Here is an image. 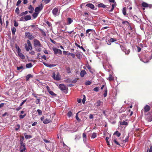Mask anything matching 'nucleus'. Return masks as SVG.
<instances>
[{"label":"nucleus","instance_id":"1","mask_svg":"<svg viewBox=\"0 0 152 152\" xmlns=\"http://www.w3.org/2000/svg\"><path fill=\"white\" fill-rule=\"evenodd\" d=\"M34 45L35 48H37L36 49L37 51L40 52L41 51V48L42 47V46L38 40L37 39L34 40Z\"/></svg>","mask_w":152,"mask_h":152},{"label":"nucleus","instance_id":"2","mask_svg":"<svg viewBox=\"0 0 152 152\" xmlns=\"http://www.w3.org/2000/svg\"><path fill=\"white\" fill-rule=\"evenodd\" d=\"M58 87L61 91H63L66 94L68 92V88L64 85L60 84L59 85Z\"/></svg>","mask_w":152,"mask_h":152},{"label":"nucleus","instance_id":"3","mask_svg":"<svg viewBox=\"0 0 152 152\" xmlns=\"http://www.w3.org/2000/svg\"><path fill=\"white\" fill-rule=\"evenodd\" d=\"M151 58H152V53L151 56L148 57V56H144L141 60L144 63H147L149 59H151Z\"/></svg>","mask_w":152,"mask_h":152},{"label":"nucleus","instance_id":"4","mask_svg":"<svg viewBox=\"0 0 152 152\" xmlns=\"http://www.w3.org/2000/svg\"><path fill=\"white\" fill-rule=\"evenodd\" d=\"M43 7V6L42 4H41L38 7H37L35 8V12L39 14L40 12L42 9Z\"/></svg>","mask_w":152,"mask_h":152},{"label":"nucleus","instance_id":"5","mask_svg":"<svg viewBox=\"0 0 152 152\" xmlns=\"http://www.w3.org/2000/svg\"><path fill=\"white\" fill-rule=\"evenodd\" d=\"M52 13L55 16L58 15L59 12L58 11V9L57 7L54 8L52 10Z\"/></svg>","mask_w":152,"mask_h":152},{"label":"nucleus","instance_id":"6","mask_svg":"<svg viewBox=\"0 0 152 152\" xmlns=\"http://www.w3.org/2000/svg\"><path fill=\"white\" fill-rule=\"evenodd\" d=\"M25 35L30 40H32L34 38V37L29 32H26L25 33Z\"/></svg>","mask_w":152,"mask_h":152},{"label":"nucleus","instance_id":"7","mask_svg":"<svg viewBox=\"0 0 152 152\" xmlns=\"http://www.w3.org/2000/svg\"><path fill=\"white\" fill-rule=\"evenodd\" d=\"M53 50L55 54L58 53L59 55L62 54V51L60 49H58L56 48H53Z\"/></svg>","mask_w":152,"mask_h":152},{"label":"nucleus","instance_id":"8","mask_svg":"<svg viewBox=\"0 0 152 152\" xmlns=\"http://www.w3.org/2000/svg\"><path fill=\"white\" fill-rule=\"evenodd\" d=\"M146 118L148 121H152V115L149 113L147 114Z\"/></svg>","mask_w":152,"mask_h":152},{"label":"nucleus","instance_id":"9","mask_svg":"<svg viewBox=\"0 0 152 152\" xmlns=\"http://www.w3.org/2000/svg\"><path fill=\"white\" fill-rule=\"evenodd\" d=\"M19 50H20V49H19L18 50V55L22 59H24L25 58V56L21 53L19 51Z\"/></svg>","mask_w":152,"mask_h":152},{"label":"nucleus","instance_id":"10","mask_svg":"<svg viewBox=\"0 0 152 152\" xmlns=\"http://www.w3.org/2000/svg\"><path fill=\"white\" fill-rule=\"evenodd\" d=\"M144 112L145 113H146L148 112L150 110V107L148 105H146L144 107Z\"/></svg>","mask_w":152,"mask_h":152},{"label":"nucleus","instance_id":"11","mask_svg":"<svg viewBox=\"0 0 152 152\" xmlns=\"http://www.w3.org/2000/svg\"><path fill=\"white\" fill-rule=\"evenodd\" d=\"M93 30L92 29H89L86 30V33L87 34L86 35L89 36L90 34L91 33V31Z\"/></svg>","mask_w":152,"mask_h":152},{"label":"nucleus","instance_id":"12","mask_svg":"<svg viewBox=\"0 0 152 152\" xmlns=\"http://www.w3.org/2000/svg\"><path fill=\"white\" fill-rule=\"evenodd\" d=\"M86 74V72L85 70H82L80 73V75L81 77H83Z\"/></svg>","mask_w":152,"mask_h":152},{"label":"nucleus","instance_id":"13","mask_svg":"<svg viewBox=\"0 0 152 152\" xmlns=\"http://www.w3.org/2000/svg\"><path fill=\"white\" fill-rule=\"evenodd\" d=\"M134 20L137 22H140L141 20L140 18H139L137 16L134 15L133 16Z\"/></svg>","mask_w":152,"mask_h":152},{"label":"nucleus","instance_id":"14","mask_svg":"<svg viewBox=\"0 0 152 152\" xmlns=\"http://www.w3.org/2000/svg\"><path fill=\"white\" fill-rule=\"evenodd\" d=\"M25 48L27 51H29V50H31L32 48L31 46H28V47L26 44L25 45Z\"/></svg>","mask_w":152,"mask_h":152},{"label":"nucleus","instance_id":"15","mask_svg":"<svg viewBox=\"0 0 152 152\" xmlns=\"http://www.w3.org/2000/svg\"><path fill=\"white\" fill-rule=\"evenodd\" d=\"M28 9L30 10V11H29V13H32L34 10V8L32 7V6L31 5H30L28 7Z\"/></svg>","mask_w":152,"mask_h":152},{"label":"nucleus","instance_id":"16","mask_svg":"<svg viewBox=\"0 0 152 152\" xmlns=\"http://www.w3.org/2000/svg\"><path fill=\"white\" fill-rule=\"evenodd\" d=\"M108 21L104 20H102V23L103 25H107L108 24Z\"/></svg>","mask_w":152,"mask_h":152},{"label":"nucleus","instance_id":"17","mask_svg":"<svg viewBox=\"0 0 152 152\" xmlns=\"http://www.w3.org/2000/svg\"><path fill=\"white\" fill-rule=\"evenodd\" d=\"M73 20L70 18H68L67 19V25H69L72 22Z\"/></svg>","mask_w":152,"mask_h":152},{"label":"nucleus","instance_id":"18","mask_svg":"<svg viewBox=\"0 0 152 152\" xmlns=\"http://www.w3.org/2000/svg\"><path fill=\"white\" fill-rule=\"evenodd\" d=\"M86 6L87 7H90V8H91V9H94V5H93L92 4H87L86 5Z\"/></svg>","mask_w":152,"mask_h":152},{"label":"nucleus","instance_id":"19","mask_svg":"<svg viewBox=\"0 0 152 152\" xmlns=\"http://www.w3.org/2000/svg\"><path fill=\"white\" fill-rule=\"evenodd\" d=\"M31 19V17L30 15H27L25 16V21H27L28 20H30Z\"/></svg>","mask_w":152,"mask_h":152},{"label":"nucleus","instance_id":"20","mask_svg":"<svg viewBox=\"0 0 152 152\" xmlns=\"http://www.w3.org/2000/svg\"><path fill=\"white\" fill-rule=\"evenodd\" d=\"M23 134L25 136V138L26 139H30L32 137V136L31 135H27L26 133H24Z\"/></svg>","mask_w":152,"mask_h":152},{"label":"nucleus","instance_id":"21","mask_svg":"<svg viewBox=\"0 0 152 152\" xmlns=\"http://www.w3.org/2000/svg\"><path fill=\"white\" fill-rule=\"evenodd\" d=\"M37 26V25H33L30 26L29 27H31L33 28V31L36 30L38 28Z\"/></svg>","mask_w":152,"mask_h":152},{"label":"nucleus","instance_id":"22","mask_svg":"<svg viewBox=\"0 0 152 152\" xmlns=\"http://www.w3.org/2000/svg\"><path fill=\"white\" fill-rule=\"evenodd\" d=\"M60 79V76L59 73H58L57 75L55 80H59Z\"/></svg>","mask_w":152,"mask_h":152},{"label":"nucleus","instance_id":"23","mask_svg":"<svg viewBox=\"0 0 152 152\" xmlns=\"http://www.w3.org/2000/svg\"><path fill=\"white\" fill-rule=\"evenodd\" d=\"M75 45L77 47H78L79 48H80L84 52H85L86 51V50L83 48V47H82V46H80L77 43H75Z\"/></svg>","mask_w":152,"mask_h":152},{"label":"nucleus","instance_id":"24","mask_svg":"<svg viewBox=\"0 0 152 152\" xmlns=\"http://www.w3.org/2000/svg\"><path fill=\"white\" fill-rule=\"evenodd\" d=\"M98 6L99 7H102L103 8H106V6L102 3L98 4Z\"/></svg>","mask_w":152,"mask_h":152},{"label":"nucleus","instance_id":"25","mask_svg":"<svg viewBox=\"0 0 152 152\" xmlns=\"http://www.w3.org/2000/svg\"><path fill=\"white\" fill-rule=\"evenodd\" d=\"M116 3H114V4L112 5V8L110 10H109V11L110 12H111L113 11V10L115 7L116 6Z\"/></svg>","mask_w":152,"mask_h":152},{"label":"nucleus","instance_id":"26","mask_svg":"<svg viewBox=\"0 0 152 152\" xmlns=\"http://www.w3.org/2000/svg\"><path fill=\"white\" fill-rule=\"evenodd\" d=\"M32 77V75L31 74H28L27 75L26 77V80L28 81L30 78Z\"/></svg>","mask_w":152,"mask_h":152},{"label":"nucleus","instance_id":"27","mask_svg":"<svg viewBox=\"0 0 152 152\" xmlns=\"http://www.w3.org/2000/svg\"><path fill=\"white\" fill-rule=\"evenodd\" d=\"M102 102L100 100H98L97 102L95 103V104L97 107H99L100 106Z\"/></svg>","mask_w":152,"mask_h":152},{"label":"nucleus","instance_id":"28","mask_svg":"<svg viewBox=\"0 0 152 152\" xmlns=\"http://www.w3.org/2000/svg\"><path fill=\"white\" fill-rule=\"evenodd\" d=\"M11 30L12 34L14 35L16 31V28L14 27H13L11 28Z\"/></svg>","mask_w":152,"mask_h":152},{"label":"nucleus","instance_id":"29","mask_svg":"<svg viewBox=\"0 0 152 152\" xmlns=\"http://www.w3.org/2000/svg\"><path fill=\"white\" fill-rule=\"evenodd\" d=\"M44 64L46 66H48V67H54V66H55L56 65H54V64H50V65H48V64L45 63H44Z\"/></svg>","mask_w":152,"mask_h":152},{"label":"nucleus","instance_id":"30","mask_svg":"<svg viewBox=\"0 0 152 152\" xmlns=\"http://www.w3.org/2000/svg\"><path fill=\"white\" fill-rule=\"evenodd\" d=\"M17 69L20 72L22 71V69H24L23 67V66H17Z\"/></svg>","mask_w":152,"mask_h":152},{"label":"nucleus","instance_id":"31","mask_svg":"<svg viewBox=\"0 0 152 152\" xmlns=\"http://www.w3.org/2000/svg\"><path fill=\"white\" fill-rule=\"evenodd\" d=\"M26 67L27 68H31L32 67V64L31 63L28 64L26 65Z\"/></svg>","mask_w":152,"mask_h":152},{"label":"nucleus","instance_id":"32","mask_svg":"<svg viewBox=\"0 0 152 152\" xmlns=\"http://www.w3.org/2000/svg\"><path fill=\"white\" fill-rule=\"evenodd\" d=\"M113 139H114V142L115 144L119 146H120V143L117 141L116 139H115V138L113 139V137H112V140Z\"/></svg>","mask_w":152,"mask_h":152},{"label":"nucleus","instance_id":"33","mask_svg":"<svg viewBox=\"0 0 152 152\" xmlns=\"http://www.w3.org/2000/svg\"><path fill=\"white\" fill-rule=\"evenodd\" d=\"M50 121L47 118L45 119L43 121V123L45 124H47L49 123Z\"/></svg>","mask_w":152,"mask_h":152},{"label":"nucleus","instance_id":"34","mask_svg":"<svg viewBox=\"0 0 152 152\" xmlns=\"http://www.w3.org/2000/svg\"><path fill=\"white\" fill-rule=\"evenodd\" d=\"M24 140V137L23 136L22 137L20 140V144H24L23 143V141Z\"/></svg>","mask_w":152,"mask_h":152},{"label":"nucleus","instance_id":"35","mask_svg":"<svg viewBox=\"0 0 152 152\" xmlns=\"http://www.w3.org/2000/svg\"><path fill=\"white\" fill-rule=\"evenodd\" d=\"M113 134H116L118 137H119L120 136L121 134L120 133L118 132L117 131H116L114 132Z\"/></svg>","mask_w":152,"mask_h":152},{"label":"nucleus","instance_id":"36","mask_svg":"<svg viewBox=\"0 0 152 152\" xmlns=\"http://www.w3.org/2000/svg\"><path fill=\"white\" fill-rule=\"evenodd\" d=\"M123 13L124 15H126V9L125 7H124L122 10Z\"/></svg>","mask_w":152,"mask_h":152},{"label":"nucleus","instance_id":"37","mask_svg":"<svg viewBox=\"0 0 152 152\" xmlns=\"http://www.w3.org/2000/svg\"><path fill=\"white\" fill-rule=\"evenodd\" d=\"M142 5L144 7H147L148 6V4L145 2H143L142 4Z\"/></svg>","mask_w":152,"mask_h":152},{"label":"nucleus","instance_id":"38","mask_svg":"<svg viewBox=\"0 0 152 152\" xmlns=\"http://www.w3.org/2000/svg\"><path fill=\"white\" fill-rule=\"evenodd\" d=\"M108 80L110 81H111L113 80V77H112V76L111 75H110L109 77H108Z\"/></svg>","mask_w":152,"mask_h":152},{"label":"nucleus","instance_id":"39","mask_svg":"<svg viewBox=\"0 0 152 152\" xmlns=\"http://www.w3.org/2000/svg\"><path fill=\"white\" fill-rule=\"evenodd\" d=\"M96 136V134L95 133H93L92 134V136H91V137L92 138H94Z\"/></svg>","mask_w":152,"mask_h":152},{"label":"nucleus","instance_id":"40","mask_svg":"<svg viewBox=\"0 0 152 152\" xmlns=\"http://www.w3.org/2000/svg\"><path fill=\"white\" fill-rule=\"evenodd\" d=\"M38 13H37V12H35V13H34L33 14V17L34 18H36L37 15H38Z\"/></svg>","mask_w":152,"mask_h":152},{"label":"nucleus","instance_id":"41","mask_svg":"<svg viewBox=\"0 0 152 152\" xmlns=\"http://www.w3.org/2000/svg\"><path fill=\"white\" fill-rule=\"evenodd\" d=\"M67 115L69 117H71L72 115V113L71 111H69L68 112Z\"/></svg>","mask_w":152,"mask_h":152},{"label":"nucleus","instance_id":"42","mask_svg":"<svg viewBox=\"0 0 152 152\" xmlns=\"http://www.w3.org/2000/svg\"><path fill=\"white\" fill-rule=\"evenodd\" d=\"M120 124L121 125H126L127 124V123L126 121H123L122 122H120Z\"/></svg>","mask_w":152,"mask_h":152},{"label":"nucleus","instance_id":"43","mask_svg":"<svg viewBox=\"0 0 152 152\" xmlns=\"http://www.w3.org/2000/svg\"><path fill=\"white\" fill-rule=\"evenodd\" d=\"M91 81H87L85 83V84L87 86L90 85L91 84Z\"/></svg>","mask_w":152,"mask_h":152},{"label":"nucleus","instance_id":"44","mask_svg":"<svg viewBox=\"0 0 152 152\" xmlns=\"http://www.w3.org/2000/svg\"><path fill=\"white\" fill-rule=\"evenodd\" d=\"M107 88H106V89L105 90L104 93V97H105L107 96Z\"/></svg>","mask_w":152,"mask_h":152},{"label":"nucleus","instance_id":"45","mask_svg":"<svg viewBox=\"0 0 152 152\" xmlns=\"http://www.w3.org/2000/svg\"><path fill=\"white\" fill-rule=\"evenodd\" d=\"M16 126L17 127L15 128V130L16 131H17L20 129V126L19 124H18L16 125Z\"/></svg>","mask_w":152,"mask_h":152},{"label":"nucleus","instance_id":"46","mask_svg":"<svg viewBox=\"0 0 152 152\" xmlns=\"http://www.w3.org/2000/svg\"><path fill=\"white\" fill-rule=\"evenodd\" d=\"M19 10L18 7H17L15 10V12L16 13H17L18 14H19Z\"/></svg>","mask_w":152,"mask_h":152},{"label":"nucleus","instance_id":"47","mask_svg":"<svg viewBox=\"0 0 152 152\" xmlns=\"http://www.w3.org/2000/svg\"><path fill=\"white\" fill-rule=\"evenodd\" d=\"M122 23L124 24H125L126 26H127L128 24H129V22L126 21H123L122 22Z\"/></svg>","mask_w":152,"mask_h":152},{"label":"nucleus","instance_id":"48","mask_svg":"<svg viewBox=\"0 0 152 152\" xmlns=\"http://www.w3.org/2000/svg\"><path fill=\"white\" fill-rule=\"evenodd\" d=\"M117 41L116 39L111 38L110 39V42H114L116 41Z\"/></svg>","mask_w":152,"mask_h":152},{"label":"nucleus","instance_id":"49","mask_svg":"<svg viewBox=\"0 0 152 152\" xmlns=\"http://www.w3.org/2000/svg\"><path fill=\"white\" fill-rule=\"evenodd\" d=\"M40 31H41L43 35L44 36H46V34L45 32L43 31L42 29H39Z\"/></svg>","mask_w":152,"mask_h":152},{"label":"nucleus","instance_id":"50","mask_svg":"<svg viewBox=\"0 0 152 152\" xmlns=\"http://www.w3.org/2000/svg\"><path fill=\"white\" fill-rule=\"evenodd\" d=\"M99 90V88L98 87H96L94 88V91L96 92H98Z\"/></svg>","mask_w":152,"mask_h":152},{"label":"nucleus","instance_id":"51","mask_svg":"<svg viewBox=\"0 0 152 152\" xmlns=\"http://www.w3.org/2000/svg\"><path fill=\"white\" fill-rule=\"evenodd\" d=\"M37 112L39 115H41L42 114V111L41 110L38 109L37 110Z\"/></svg>","mask_w":152,"mask_h":152},{"label":"nucleus","instance_id":"52","mask_svg":"<svg viewBox=\"0 0 152 152\" xmlns=\"http://www.w3.org/2000/svg\"><path fill=\"white\" fill-rule=\"evenodd\" d=\"M20 21H25V17H21L20 18Z\"/></svg>","mask_w":152,"mask_h":152},{"label":"nucleus","instance_id":"53","mask_svg":"<svg viewBox=\"0 0 152 152\" xmlns=\"http://www.w3.org/2000/svg\"><path fill=\"white\" fill-rule=\"evenodd\" d=\"M66 70L68 73H69L71 72L70 69L69 67H67Z\"/></svg>","mask_w":152,"mask_h":152},{"label":"nucleus","instance_id":"54","mask_svg":"<svg viewBox=\"0 0 152 152\" xmlns=\"http://www.w3.org/2000/svg\"><path fill=\"white\" fill-rule=\"evenodd\" d=\"M120 47L121 49L124 52H125V48L124 46L120 45Z\"/></svg>","mask_w":152,"mask_h":152},{"label":"nucleus","instance_id":"55","mask_svg":"<svg viewBox=\"0 0 152 152\" xmlns=\"http://www.w3.org/2000/svg\"><path fill=\"white\" fill-rule=\"evenodd\" d=\"M27 99H26L25 100H24L23 101V102L21 103V104H20V106H22L26 101Z\"/></svg>","mask_w":152,"mask_h":152},{"label":"nucleus","instance_id":"56","mask_svg":"<svg viewBox=\"0 0 152 152\" xmlns=\"http://www.w3.org/2000/svg\"><path fill=\"white\" fill-rule=\"evenodd\" d=\"M50 94L51 95H53V96H55L56 95V94L54 93V92L52 91H50L49 92Z\"/></svg>","mask_w":152,"mask_h":152},{"label":"nucleus","instance_id":"57","mask_svg":"<svg viewBox=\"0 0 152 152\" xmlns=\"http://www.w3.org/2000/svg\"><path fill=\"white\" fill-rule=\"evenodd\" d=\"M21 1L20 0H18L16 3V5L18 6L21 3Z\"/></svg>","mask_w":152,"mask_h":152},{"label":"nucleus","instance_id":"58","mask_svg":"<svg viewBox=\"0 0 152 152\" xmlns=\"http://www.w3.org/2000/svg\"><path fill=\"white\" fill-rule=\"evenodd\" d=\"M14 25L15 27H17L18 25V22H17L15 21V23L14 24Z\"/></svg>","mask_w":152,"mask_h":152},{"label":"nucleus","instance_id":"59","mask_svg":"<svg viewBox=\"0 0 152 152\" xmlns=\"http://www.w3.org/2000/svg\"><path fill=\"white\" fill-rule=\"evenodd\" d=\"M26 114H25L23 115H20L19 116V117L20 118L22 119V118H23L24 117L26 116Z\"/></svg>","mask_w":152,"mask_h":152},{"label":"nucleus","instance_id":"60","mask_svg":"<svg viewBox=\"0 0 152 152\" xmlns=\"http://www.w3.org/2000/svg\"><path fill=\"white\" fill-rule=\"evenodd\" d=\"M27 43L28 46H31L30 41L29 40H27Z\"/></svg>","mask_w":152,"mask_h":152},{"label":"nucleus","instance_id":"61","mask_svg":"<svg viewBox=\"0 0 152 152\" xmlns=\"http://www.w3.org/2000/svg\"><path fill=\"white\" fill-rule=\"evenodd\" d=\"M1 15H0V23L1 24V25H2L3 23L1 19Z\"/></svg>","mask_w":152,"mask_h":152},{"label":"nucleus","instance_id":"62","mask_svg":"<svg viewBox=\"0 0 152 152\" xmlns=\"http://www.w3.org/2000/svg\"><path fill=\"white\" fill-rule=\"evenodd\" d=\"M128 138H129L128 136L126 137L125 138V139L124 140V142H127V141H128Z\"/></svg>","mask_w":152,"mask_h":152},{"label":"nucleus","instance_id":"63","mask_svg":"<svg viewBox=\"0 0 152 152\" xmlns=\"http://www.w3.org/2000/svg\"><path fill=\"white\" fill-rule=\"evenodd\" d=\"M76 56L77 57V58L80 59V56H81V55L80 53H78L77 54Z\"/></svg>","mask_w":152,"mask_h":152},{"label":"nucleus","instance_id":"64","mask_svg":"<svg viewBox=\"0 0 152 152\" xmlns=\"http://www.w3.org/2000/svg\"><path fill=\"white\" fill-rule=\"evenodd\" d=\"M40 99H37V101H36V103L37 104H40Z\"/></svg>","mask_w":152,"mask_h":152}]
</instances>
